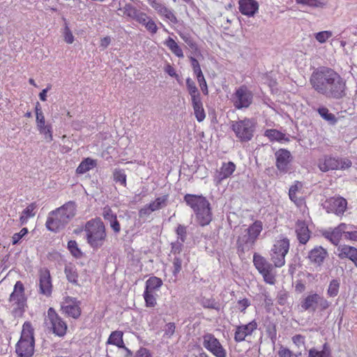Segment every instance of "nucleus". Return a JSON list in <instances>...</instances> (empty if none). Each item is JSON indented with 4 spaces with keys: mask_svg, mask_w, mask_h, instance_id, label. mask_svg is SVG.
<instances>
[{
    "mask_svg": "<svg viewBox=\"0 0 357 357\" xmlns=\"http://www.w3.org/2000/svg\"><path fill=\"white\" fill-rule=\"evenodd\" d=\"M239 10L245 15L253 17L259 10V4L255 0H239Z\"/></svg>",
    "mask_w": 357,
    "mask_h": 357,
    "instance_id": "aec40b11",
    "label": "nucleus"
},
{
    "mask_svg": "<svg viewBox=\"0 0 357 357\" xmlns=\"http://www.w3.org/2000/svg\"><path fill=\"white\" fill-rule=\"evenodd\" d=\"M35 109H36V121L37 128H43V126H46L45 125V119L43 113L41 110L40 103L38 102H37V103H36Z\"/></svg>",
    "mask_w": 357,
    "mask_h": 357,
    "instance_id": "79ce46f5",
    "label": "nucleus"
},
{
    "mask_svg": "<svg viewBox=\"0 0 357 357\" xmlns=\"http://www.w3.org/2000/svg\"><path fill=\"white\" fill-rule=\"evenodd\" d=\"M61 310L67 316L77 319L81 315L79 301L75 298L66 297L64 303L61 305Z\"/></svg>",
    "mask_w": 357,
    "mask_h": 357,
    "instance_id": "ddd939ff",
    "label": "nucleus"
},
{
    "mask_svg": "<svg viewBox=\"0 0 357 357\" xmlns=\"http://www.w3.org/2000/svg\"><path fill=\"white\" fill-rule=\"evenodd\" d=\"M333 36L332 32L329 31H324L318 32L315 34L316 40L320 43H324Z\"/></svg>",
    "mask_w": 357,
    "mask_h": 357,
    "instance_id": "8fccbe9b",
    "label": "nucleus"
},
{
    "mask_svg": "<svg viewBox=\"0 0 357 357\" xmlns=\"http://www.w3.org/2000/svg\"><path fill=\"white\" fill-rule=\"evenodd\" d=\"M67 224L68 222L66 220L56 214L55 211H53L50 213L47 220L46 227L50 231L56 232L64 228Z\"/></svg>",
    "mask_w": 357,
    "mask_h": 357,
    "instance_id": "f3484780",
    "label": "nucleus"
},
{
    "mask_svg": "<svg viewBox=\"0 0 357 357\" xmlns=\"http://www.w3.org/2000/svg\"><path fill=\"white\" fill-rule=\"evenodd\" d=\"M264 135L267 137L271 141H282L284 139L285 135L282 132L275 130V129H268L265 131Z\"/></svg>",
    "mask_w": 357,
    "mask_h": 357,
    "instance_id": "58836bf2",
    "label": "nucleus"
},
{
    "mask_svg": "<svg viewBox=\"0 0 357 357\" xmlns=\"http://www.w3.org/2000/svg\"><path fill=\"white\" fill-rule=\"evenodd\" d=\"M253 263L258 271L261 273L268 270H273V266L270 264L264 257L257 253L253 256Z\"/></svg>",
    "mask_w": 357,
    "mask_h": 357,
    "instance_id": "393cba45",
    "label": "nucleus"
},
{
    "mask_svg": "<svg viewBox=\"0 0 357 357\" xmlns=\"http://www.w3.org/2000/svg\"><path fill=\"white\" fill-rule=\"evenodd\" d=\"M180 36L192 50H197V44L189 34L181 33Z\"/></svg>",
    "mask_w": 357,
    "mask_h": 357,
    "instance_id": "603ef678",
    "label": "nucleus"
},
{
    "mask_svg": "<svg viewBox=\"0 0 357 357\" xmlns=\"http://www.w3.org/2000/svg\"><path fill=\"white\" fill-rule=\"evenodd\" d=\"M192 106L197 120L202 122L206 117L205 112L203 107V103L201 96L191 98Z\"/></svg>",
    "mask_w": 357,
    "mask_h": 357,
    "instance_id": "a878e982",
    "label": "nucleus"
},
{
    "mask_svg": "<svg viewBox=\"0 0 357 357\" xmlns=\"http://www.w3.org/2000/svg\"><path fill=\"white\" fill-rule=\"evenodd\" d=\"M56 214L60 215L68 223L76 214V205L74 202H68L55 210Z\"/></svg>",
    "mask_w": 357,
    "mask_h": 357,
    "instance_id": "6ab92c4d",
    "label": "nucleus"
},
{
    "mask_svg": "<svg viewBox=\"0 0 357 357\" xmlns=\"http://www.w3.org/2000/svg\"><path fill=\"white\" fill-rule=\"evenodd\" d=\"M183 243L184 242L179 241L178 240H177V241L176 242L172 243L171 252L173 253L174 255L180 254L181 252L182 251Z\"/></svg>",
    "mask_w": 357,
    "mask_h": 357,
    "instance_id": "052dcab7",
    "label": "nucleus"
},
{
    "mask_svg": "<svg viewBox=\"0 0 357 357\" xmlns=\"http://www.w3.org/2000/svg\"><path fill=\"white\" fill-rule=\"evenodd\" d=\"M68 248L71 254L77 258H79L82 255V252L79 248H78L77 243L75 241H69L68 243Z\"/></svg>",
    "mask_w": 357,
    "mask_h": 357,
    "instance_id": "a18cd8bd",
    "label": "nucleus"
},
{
    "mask_svg": "<svg viewBox=\"0 0 357 357\" xmlns=\"http://www.w3.org/2000/svg\"><path fill=\"white\" fill-rule=\"evenodd\" d=\"M36 208V203H31L26 208L23 210L22 215L20 218L21 225L26 224L29 218H31L35 215V212H33V211L35 210Z\"/></svg>",
    "mask_w": 357,
    "mask_h": 357,
    "instance_id": "72a5a7b5",
    "label": "nucleus"
},
{
    "mask_svg": "<svg viewBox=\"0 0 357 357\" xmlns=\"http://www.w3.org/2000/svg\"><path fill=\"white\" fill-rule=\"evenodd\" d=\"M340 283L338 280L334 279L330 282L327 290V294L330 297H335L339 293Z\"/></svg>",
    "mask_w": 357,
    "mask_h": 357,
    "instance_id": "a19ab883",
    "label": "nucleus"
},
{
    "mask_svg": "<svg viewBox=\"0 0 357 357\" xmlns=\"http://www.w3.org/2000/svg\"><path fill=\"white\" fill-rule=\"evenodd\" d=\"M176 233L178 235V240L181 242H185L187 236V227L183 225H178Z\"/></svg>",
    "mask_w": 357,
    "mask_h": 357,
    "instance_id": "3c124183",
    "label": "nucleus"
},
{
    "mask_svg": "<svg viewBox=\"0 0 357 357\" xmlns=\"http://www.w3.org/2000/svg\"><path fill=\"white\" fill-rule=\"evenodd\" d=\"M144 298L147 307H153L156 305V299L153 295V292L145 290Z\"/></svg>",
    "mask_w": 357,
    "mask_h": 357,
    "instance_id": "49530a36",
    "label": "nucleus"
},
{
    "mask_svg": "<svg viewBox=\"0 0 357 357\" xmlns=\"http://www.w3.org/2000/svg\"><path fill=\"white\" fill-rule=\"evenodd\" d=\"M123 15L129 17L131 19L135 20L137 14L139 13V10L135 8L132 4L127 3L123 8Z\"/></svg>",
    "mask_w": 357,
    "mask_h": 357,
    "instance_id": "c03bdc74",
    "label": "nucleus"
},
{
    "mask_svg": "<svg viewBox=\"0 0 357 357\" xmlns=\"http://www.w3.org/2000/svg\"><path fill=\"white\" fill-rule=\"evenodd\" d=\"M298 4L306 5L312 8H324L326 3L321 0H295Z\"/></svg>",
    "mask_w": 357,
    "mask_h": 357,
    "instance_id": "37998d69",
    "label": "nucleus"
},
{
    "mask_svg": "<svg viewBox=\"0 0 357 357\" xmlns=\"http://www.w3.org/2000/svg\"><path fill=\"white\" fill-rule=\"evenodd\" d=\"M162 284V281L160 278L157 277H151L146 282V291H152L158 289Z\"/></svg>",
    "mask_w": 357,
    "mask_h": 357,
    "instance_id": "e433bc0d",
    "label": "nucleus"
},
{
    "mask_svg": "<svg viewBox=\"0 0 357 357\" xmlns=\"http://www.w3.org/2000/svg\"><path fill=\"white\" fill-rule=\"evenodd\" d=\"M327 256L326 249L321 246H316L308 252L307 258L312 264L320 266Z\"/></svg>",
    "mask_w": 357,
    "mask_h": 357,
    "instance_id": "a211bd4d",
    "label": "nucleus"
},
{
    "mask_svg": "<svg viewBox=\"0 0 357 357\" xmlns=\"http://www.w3.org/2000/svg\"><path fill=\"white\" fill-rule=\"evenodd\" d=\"M173 265H174V274H176L181 270L182 266V259L179 258L178 257H175L173 260Z\"/></svg>",
    "mask_w": 357,
    "mask_h": 357,
    "instance_id": "0e129e2a",
    "label": "nucleus"
},
{
    "mask_svg": "<svg viewBox=\"0 0 357 357\" xmlns=\"http://www.w3.org/2000/svg\"><path fill=\"white\" fill-rule=\"evenodd\" d=\"M289 249V241L287 238H283L278 241L273 245L271 251V260L275 266L282 267L284 265V257Z\"/></svg>",
    "mask_w": 357,
    "mask_h": 357,
    "instance_id": "0eeeda50",
    "label": "nucleus"
},
{
    "mask_svg": "<svg viewBox=\"0 0 357 357\" xmlns=\"http://www.w3.org/2000/svg\"><path fill=\"white\" fill-rule=\"evenodd\" d=\"M123 332L120 331H113L108 340L107 344H114L117 346L119 348L125 347L123 341Z\"/></svg>",
    "mask_w": 357,
    "mask_h": 357,
    "instance_id": "7c9ffc66",
    "label": "nucleus"
},
{
    "mask_svg": "<svg viewBox=\"0 0 357 357\" xmlns=\"http://www.w3.org/2000/svg\"><path fill=\"white\" fill-rule=\"evenodd\" d=\"M9 301L16 305L15 310H23L26 305V297L24 295V284L21 281H17L12 294L10 296Z\"/></svg>",
    "mask_w": 357,
    "mask_h": 357,
    "instance_id": "f8f14e48",
    "label": "nucleus"
},
{
    "mask_svg": "<svg viewBox=\"0 0 357 357\" xmlns=\"http://www.w3.org/2000/svg\"><path fill=\"white\" fill-rule=\"evenodd\" d=\"M20 338L35 340H34V328L29 321H25L22 326Z\"/></svg>",
    "mask_w": 357,
    "mask_h": 357,
    "instance_id": "473e14b6",
    "label": "nucleus"
},
{
    "mask_svg": "<svg viewBox=\"0 0 357 357\" xmlns=\"http://www.w3.org/2000/svg\"><path fill=\"white\" fill-rule=\"evenodd\" d=\"M96 166L95 160L87 158L82 160L76 169L77 174H82Z\"/></svg>",
    "mask_w": 357,
    "mask_h": 357,
    "instance_id": "2f4dec72",
    "label": "nucleus"
},
{
    "mask_svg": "<svg viewBox=\"0 0 357 357\" xmlns=\"http://www.w3.org/2000/svg\"><path fill=\"white\" fill-rule=\"evenodd\" d=\"M168 203V195H165L162 197L156 198L153 202L149 204L151 206V210L153 211L160 210L165 208Z\"/></svg>",
    "mask_w": 357,
    "mask_h": 357,
    "instance_id": "f704fd0d",
    "label": "nucleus"
},
{
    "mask_svg": "<svg viewBox=\"0 0 357 357\" xmlns=\"http://www.w3.org/2000/svg\"><path fill=\"white\" fill-rule=\"evenodd\" d=\"M114 180L119 182L122 185H126V175L122 169H115L114 172Z\"/></svg>",
    "mask_w": 357,
    "mask_h": 357,
    "instance_id": "de8ad7c7",
    "label": "nucleus"
},
{
    "mask_svg": "<svg viewBox=\"0 0 357 357\" xmlns=\"http://www.w3.org/2000/svg\"><path fill=\"white\" fill-rule=\"evenodd\" d=\"M296 233L300 243L306 244L310 237V231L305 222L298 221L296 225Z\"/></svg>",
    "mask_w": 357,
    "mask_h": 357,
    "instance_id": "b1692460",
    "label": "nucleus"
},
{
    "mask_svg": "<svg viewBox=\"0 0 357 357\" xmlns=\"http://www.w3.org/2000/svg\"><path fill=\"white\" fill-rule=\"evenodd\" d=\"M197 79L202 92L204 94L207 95L208 87L204 75L202 74L200 75V77H197Z\"/></svg>",
    "mask_w": 357,
    "mask_h": 357,
    "instance_id": "680f3d73",
    "label": "nucleus"
},
{
    "mask_svg": "<svg viewBox=\"0 0 357 357\" xmlns=\"http://www.w3.org/2000/svg\"><path fill=\"white\" fill-rule=\"evenodd\" d=\"M175 328H176V326L174 323L171 322V323L167 324L165 325V329H164V331H165L164 336L167 338L171 337L175 332Z\"/></svg>",
    "mask_w": 357,
    "mask_h": 357,
    "instance_id": "6e6d98bb",
    "label": "nucleus"
},
{
    "mask_svg": "<svg viewBox=\"0 0 357 357\" xmlns=\"http://www.w3.org/2000/svg\"><path fill=\"white\" fill-rule=\"evenodd\" d=\"M186 86L191 98H196L197 96H201L200 93L199 92L195 82L191 78H187Z\"/></svg>",
    "mask_w": 357,
    "mask_h": 357,
    "instance_id": "ea45409f",
    "label": "nucleus"
},
{
    "mask_svg": "<svg viewBox=\"0 0 357 357\" xmlns=\"http://www.w3.org/2000/svg\"><path fill=\"white\" fill-rule=\"evenodd\" d=\"M152 212L153 210H151V206L149 204L145 205L143 208H142L139 211V216L140 218H144L149 216Z\"/></svg>",
    "mask_w": 357,
    "mask_h": 357,
    "instance_id": "338daca9",
    "label": "nucleus"
},
{
    "mask_svg": "<svg viewBox=\"0 0 357 357\" xmlns=\"http://www.w3.org/2000/svg\"><path fill=\"white\" fill-rule=\"evenodd\" d=\"M275 155L276 158L275 165L278 169L281 172H287L289 165L292 160L290 151L287 149H280L275 152Z\"/></svg>",
    "mask_w": 357,
    "mask_h": 357,
    "instance_id": "4468645a",
    "label": "nucleus"
},
{
    "mask_svg": "<svg viewBox=\"0 0 357 357\" xmlns=\"http://www.w3.org/2000/svg\"><path fill=\"white\" fill-rule=\"evenodd\" d=\"M256 123L254 119H244L231 122V129L237 138L241 142H248L252 139L255 130Z\"/></svg>",
    "mask_w": 357,
    "mask_h": 357,
    "instance_id": "39448f33",
    "label": "nucleus"
},
{
    "mask_svg": "<svg viewBox=\"0 0 357 357\" xmlns=\"http://www.w3.org/2000/svg\"><path fill=\"white\" fill-rule=\"evenodd\" d=\"M165 44L178 57L183 58L184 56L181 48L173 38L169 37L165 41Z\"/></svg>",
    "mask_w": 357,
    "mask_h": 357,
    "instance_id": "c9c22d12",
    "label": "nucleus"
},
{
    "mask_svg": "<svg viewBox=\"0 0 357 357\" xmlns=\"http://www.w3.org/2000/svg\"><path fill=\"white\" fill-rule=\"evenodd\" d=\"M64 40L68 44H72L74 41V36L67 25L64 29Z\"/></svg>",
    "mask_w": 357,
    "mask_h": 357,
    "instance_id": "e2e57ef3",
    "label": "nucleus"
},
{
    "mask_svg": "<svg viewBox=\"0 0 357 357\" xmlns=\"http://www.w3.org/2000/svg\"><path fill=\"white\" fill-rule=\"evenodd\" d=\"M183 199L186 204L193 210L197 221L200 226L204 227L211 222L213 215L211 204L205 197L186 194Z\"/></svg>",
    "mask_w": 357,
    "mask_h": 357,
    "instance_id": "f03ea898",
    "label": "nucleus"
},
{
    "mask_svg": "<svg viewBox=\"0 0 357 357\" xmlns=\"http://www.w3.org/2000/svg\"><path fill=\"white\" fill-rule=\"evenodd\" d=\"M319 168L321 172H327L330 169H339V158L326 157L323 162H319Z\"/></svg>",
    "mask_w": 357,
    "mask_h": 357,
    "instance_id": "bb28decb",
    "label": "nucleus"
},
{
    "mask_svg": "<svg viewBox=\"0 0 357 357\" xmlns=\"http://www.w3.org/2000/svg\"><path fill=\"white\" fill-rule=\"evenodd\" d=\"M253 94L245 85L238 88L232 96L234 106L241 109L248 108L252 102Z\"/></svg>",
    "mask_w": 357,
    "mask_h": 357,
    "instance_id": "6e6552de",
    "label": "nucleus"
},
{
    "mask_svg": "<svg viewBox=\"0 0 357 357\" xmlns=\"http://www.w3.org/2000/svg\"><path fill=\"white\" fill-rule=\"evenodd\" d=\"M149 19L150 17L146 13L139 11L135 20L145 26Z\"/></svg>",
    "mask_w": 357,
    "mask_h": 357,
    "instance_id": "69168bd1",
    "label": "nucleus"
},
{
    "mask_svg": "<svg viewBox=\"0 0 357 357\" xmlns=\"http://www.w3.org/2000/svg\"><path fill=\"white\" fill-rule=\"evenodd\" d=\"M309 357H329L328 351H318L314 348L310 349Z\"/></svg>",
    "mask_w": 357,
    "mask_h": 357,
    "instance_id": "5fc2aeb1",
    "label": "nucleus"
},
{
    "mask_svg": "<svg viewBox=\"0 0 357 357\" xmlns=\"http://www.w3.org/2000/svg\"><path fill=\"white\" fill-rule=\"evenodd\" d=\"M84 231L88 244L93 250L100 248L107 241V231L104 222L100 218H96L87 221Z\"/></svg>",
    "mask_w": 357,
    "mask_h": 357,
    "instance_id": "7ed1b4c3",
    "label": "nucleus"
},
{
    "mask_svg": "<svg viewBox=\"0 0 357 357\" xmlns=\"http://www.w3.org/2000/svg\"><path fill=\"white\" fill-rule=\"evenodd\" d=\"M203 346L216 357H226V350L219 340L211 333L203 336Z\"/></svg>",
    "mask_w": 357,
    "mask_h": 357,
    "instance_id": "1a4fd4ad",
    "label": "nucleus"
},
{
    "mask_svg": "<svg viewBox=\"0 0 357 357\" xmlns=\"http://www.w3.org/2000/svg\"><path fill=\"white\" fill-rule=\"evenodd\" d=\"M347 202L343 197H331L323 204L328 213H334L342 215L347 208Z\"/></svg>",
    "mask_w": 357,
    "mask_h": 357,
    "instance_id": "9b49d317",
    "label": "nucleus"
},
{
    "mask_svg": "<svg viewBox=\"0 0 357 357\" xmlns=\"http://www.w3.org/2000/svg\"><path fill=\"white\" fill-rule=\"evenodd\" d=\"M47 319L51 323L53 333L59 337L64 336L67 331V324L58 316L52 307L47 311Z\"/></svg>",
    "mask_w": 357,
    "mask_h": 357,
    "instance_id": "9d476101",
    "label": "nucleus"
},
{
    "mask_svg": "<svg viewBox=\"0 0 357 357\" xmlns=\"http://www.w3.org/2000/svg\"><path fill=\"white\" fill-rule=\"evenodd\" d=\"M39 286L41 294L47 296L51 294L52 286L49 271L45 270L40 273Z\"/></svg>",
    "mask_w": 357,
    "mask_h": 357,
    "instance_id": "5701e85b",
    "label": "nucleus"
},
{
    "mask_svg": "<svg viewBox=\"0 0 357 357\" xmlns=\"http://www.w3.org/2000/svg\"><path fill=\"white\" fill-rule=\"evenodd\" d=\"M135 357H153L150 351L146 348H140L135 354Z\"/></svg>",
    "mask_w": 357,
    "mask_h": 357,
    "instance_id": "774afa93",
    "label": "nucleus"
},
{
    "mask_svg": "<svg viewBox=\"0 0 357 357\" xmlns=\"http://www.w3.org/2000/svg\"><path fill=\"white\" fill-rule=\"evenodd\" d=\"M40 134L45 136V139L47 142H51L53 139L52 127L50 125H46L43 126V128H38Z\"/></svg>",
    "mask_w": 357,
    "mask_h": 357,
    "instance_id": "09e8293b",
    "label": "nucleus"
},
{
    "mask_svg": "<svg viewBox=\"0 0 357 357\" xmlns=\"http://www.w3.org/2000/svg\"><path fill=\"white\" fill-rule=\"evenodd\" d=\"M149 1L151 7L154 8L159 15L165 17L172 23H177V19L174 14L164 4L159 3L155 0H149Z\"/></svg>",
    "mask_w": 357,
    "mask_h": 357,
    "instance_id": "4be33fe9",
    "label": "nucleus"
},
{
    "mask_svg": "<svg viewBox=\"0 0 357 357\" xmlns=\"http://www.w3.org/2000/svg\"><path fill=\"white\" fill-rule=\"evenodd\" d=\"M102 216L105 220L110 222L112 220L115 219L116 215L113 213L112 209L109 207L106 206L103 208Z\"/></svg>",
    "mask_w": 357,
    "mask_h": 357,
    "instance_id": "4d7b16f0",
    "label": "nucleus"
},
{
    "mask_svg": "<svg viewBox=\"0 0 357 357\" xmlns=\"http://www.w3.org/2000/svg\"><path fill=\"white\" fill-rule=\"evenodd\" d=\"M257 327V324L255 321H252L246 325L237 326L234 335V340L236 342L243 341L245 337L251 335Z\"/></svg>",
    "mask_w": 357,
    "mask_h": 357,
    "instance_id": "412c9836",
    "label": "nucleus"
},
{
    "mask_svg": "<svg viewBox=\"0 0 357 357\" xmlns=\"http://www.w3.org/2000/svg\"><path fill=\"white\" fill-rule=\"evenodd\" d=\"M64 272L69 282H71L74 284H78V273L75 265H73L72 264H66L65 266Z\"/></svg>",
    "mask_w": 357,
    "mask_h": 357,
    "instance_id": "c756f323",
    "label": "nucleus"
},
{
    "mask_svg": "<svg viewBox=\"0 0 357 357\" xmlns=\"http://www.w3.org/2000/svg\"><path fill=\"white\" fill-rule=\"evenodd\" d=\"M28 233L27 228H22L19 233H16L12 237V243L13 245L17 244L20 240Z\"/></svg>",
    "mask_w": 357,
    "mask_h": 357,
    "instance_id": "13d9d810",
    "label": "nucleus"
},
{
    "mask_svg": "<svg viewBox=\"0 0 357 357\" xmlns=\"http://www.w3.org/2000/svg\"><path fill=\"white\" fill-rule=\"evenodd\" d=\"M353 225H347L344 223H341L337 227L331 231H324L322 232V236L330 241L333 245H337L340 241L342 235H344L345 230L352 228Z\"/></svg>",
    "mask_w": 357,
    "mask_h": 357,
    "instance_id": "2eb2a0df",
    "label": "nucleus"
},
{
    "mask_svg": "<svg viewBox=\"0 0 357 357\" xmlns=\"http://www.w3.org/2000/svg\"><path fill=\"white\" fill-rule=\"evenodd\" d=\"M235 169L236 166L232 162L223 163L220 170L218 172L217 178L218 181L220 182L223 179L230 176L235 171Z\"/></svg>",
    "mask_w": 357,
    "mask_h": 357,
    "instance_id": "c85d7f7f",
    "label": "nucleus"
},
{
    "mask_svg": "<svg viewBox=\"0 0 357 357\" xmlns=\"http://www.w3.org/2000/svg\"><path fill=\"white\" fill-rule=\"evenodd\" d=\"M303 310L314 312L317 307L324 311L329 307L330 303L323 296L317 293L307 295L301 303Z\"/></svg>",
    "mask_w": 357,
    "mask_h": 357,
    "instance_id": "423d86ee",
    "label": "nucleus"
},
{
    "mask_svg": "<svg viewBox=\"0 0 357 357\" xmlns=\"http://www.w3.org/2000/svg\"><path fill=\"white\" fill-rule=\"evenodd\" d=\"M35 340L20 338L15 347L17 354L20 357H31L34 352Z\"/></svg>",
    "mask_w": 357,
    "mask_h": 357,
    "instance_id": "dca6fc26",
    "label": "nucleus"
},
{
    "mask_svg": "<svg viewBox=\"0 0 357 357\" xmlns=\"http://www.w3.org/2000/svg\"><path fill=\"white\" fill-rule=\"evenodd\" d=\"M263 227L262 222L256 220L243 234L238 236L236 242L237 250L240 253H245L251 250L255 244Z\"/></svg>",
    "mask_w": 357,
    "mask_h": 357,
    "instance_id": "20e7f679",
    "label": "nucleus"
},
{
    "mask_svg": "<svg viewBox=\"0 0 357 357\" xmlns=\"http://www.w3.org/2000/svg\"><path fill=\"white\" fill-rule=\"evenodd\" d=\"M318 113L319 115L329 123L334 125L337 122V118L335 116L331 113L328 108L322 107L318 109Z\"/></svg>",
    "mask_w": 357,
    "mask_h": 357,
    "instance_id": "4c0bfd02",
    "label": "nucleus"
},
{
    "mask_svg": "<svg viewBox=\"0 0 357 357\" xmlns=\"http://www.w3.org/2000/svg\"><path fill=\"white\" fill-rule=\"evenodd\" d=\"M339 250L340 251L339 254L340 258H348L353 262L357 260V249L356 248L344 245Z\"/></svg>",
    "mask_w": 357,
    "mask_h": 357,
    "instance_id": "cd10ccee",
    "label": "nucleus"
},
{
    "mask_svg": "<svg viewBox=\"0 0 357 357\" xmlns=\"http://www.w3.org/2000/svg\"><path fill=\"white\" fill-rule=\"evenodd\" d=\"M310 83L312 89L327 98L340 100L346 96V80L333 68L321 66L314 70Z\"/></svg>",
    "mask_w": 357,
    "mask_h": 357,
    "instance_id": "f257e3e1",
    "label": "nucleus"
},
{
    "mask_svg": "<svg viewBox=\"0 0 357 357\" xmlns=\"http://www.w3.org/2000/svg\"><path fill=\"white\" fill-rule=\"evenodd\" d=\"M190 61L195 74H196L197 77H200L203 73L198 61L194 57H190Z\"/></svg>",
    "mask_w": 357,
    "mask_h": 357,
    "instance_id": "bf43d9fd",
    "label": "nucleus"
},
{
    "mask_svg": "<svg viewBox=\"0 0 357 357\" xmlns=\"http://www.w3.org/2000/svg\"><path fill=\"white\" fill-rule=\"evenodd\" d=\"M264 278V280L266 282L270 284H274L275 282V275L273 273V270L266 271V272H263L261 273Z\"/></svg>",
    "mask_w": 357,
    "mask_h": 357,
    "instance_id": "864d4df0",
    "label": "nucleus"
}]
</instances>
